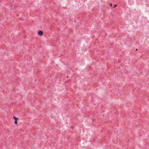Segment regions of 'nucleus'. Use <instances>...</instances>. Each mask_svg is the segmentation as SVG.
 Instances as JSON below:
<instances>
[{
	"mask_svg": "<svg viewBox=\"0 0 149 149\" xmlns=\"http://www.w3.org/2000/svg\"><path fill=\"white\" fill-rule=\"evenodd\" d=\"M43 33V32L42 30H39L38 32V34L39 36H42Z\"/></svg>",
	"mask_w": 149,
	"mask_h": 149,
	"instance_id": "1",
	"label": "nucleus"
},
{
	"mask_svg": "<svg viewBox=\"0 0 149 149\" xmlns=\"http://www.w3.org/2000/svg\"><path fill=\"white\" fill-rule=\"evenodd\" d=\"M13 118L15 120V124H17V120L18 119V118L16 117L15 116H13Z\"/></svg>",
	"mask_w": 149,
	"mask_h": 149,
	"instance_id": "2",
	"label": "nucleus"
},
{
	"mask_svg": "<svg viewBox=\"0 0 149 149\" xmlns=\"http://www.w3.org/2000/svg\"><path fill=\"white\" fill-rule=\"evenodd\" d=\"M117 6L116 4L114 5V6L113 7V8H115L116 6Z\"/></svg>",
	"mask_w": 149,
	"mask_h": 149,
	"instance_id": "3",
	"label": "nucleus"
},
{
	"mask_svg": "<svg viewBox=\"0 0 149 149\" xmlns=\"http://www.w3.org/2000/svg\"><path fill=\"white\" fill-rule=\"evenodd\" d=\"M112 6V3H110V6Z\"/></svg>",
	"mask_w": 149,
	"mask_h": 149,
	"instance_id": "4",
	"label": "nucleus"
}]
</instances>
